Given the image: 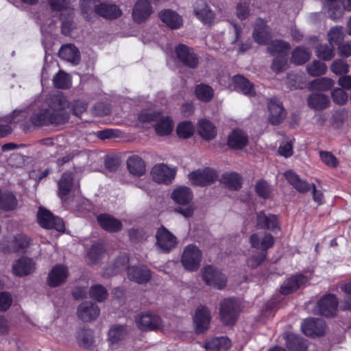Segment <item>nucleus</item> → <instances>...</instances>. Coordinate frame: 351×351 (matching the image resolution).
Instances as JSON below:
<instances>
[{
  "label": "nucleus",
  "mask_w": 351,
  "mask_h": 351,
  "mask_svg": "<svg viewBox=\"0 0 351 351\" xmlns=\"http://www.w3.org/2000/svg\"><path fill=\"white\" fill-rule=\"evenodd\" d=\"M291 49L290 45L282 40L273 41L268 47V51L272 56L286 57Z\"/></svg>",
  "instance_id": "obj_41"
},
{
  "label": "nucleus",
  "mask_w": 351,
  "mask_h": 351,
  "mask_svg": "<svg viewBox=\"0 0 351 351\" xmlns=\"http://www.w3.org/2000/svg\"><path fill=\"white\" fill-rule=\"evenodd\" d=\"M122 14L121 9L115 4L99 3L97 14L108 19H117Z\"/></svg>",
  "instance_id": "obj_34"
},
{
  "label": "nucleus",
  "mask_w": 351,
  "mask_h": 351,
  "mask_svg": "<svg viewBox=\"0 0 351 351\" xmlns=\"http://www.w3.org/2000/svg\"><path fill=\"white\" fill-rule=\"evenodd\" d=\"M176 175V169L165 164L154 165L151 171L152 179L160 184H170Z\"/></svg>",
  "instance_id": "obj_9"
},
{
  "label": "nucleus",
  "mask_w": 351,
  "mask_h": 351,
  "mask_svg": "<svg viewBox=\"0 0 351 351\" xmlns=\"http://www.w3.org/2000/svg\"><path fill=\"white\" fill-rule=\"evenodd\" d=\"M157 121L155 125V130L158 135L166 136L171 133L173 124L169 117H158Z\"/></svg>",
  "instance_id": "obj_42"
},
{
  "label": "nucleus",
  "mask_w": 351,
  "mask_h": 351,
  "mask_svg": "<svg viewBox=\"0 0 351 351\" xmlns=\"http://www.w3.org/2000/svg\"><path fill=\"white\" fill-rule=\"evenodd\" d=\"M98 0H81L82 12L88 20H90V15L97 14V8L99 6Z\"/></svg>",
  "instance_id": "obj_48"
},
{
  "label": "nucleus",
  "mask_w": 351,
  "mask_h": 351,
  "mask_svg": "<svg viewBox=\"0 0 351 351\" xmlns=\"http://www.w3.org/2000/svg\"><path fill=\"white\" fill-rule=\"evenodd\" d=\"M178 59L185 65L194 68L198 64V60L192 49L184 45H179L176 49Z\"/></svg>",
  "instance_id": "obj_19"
},
{
  "label": "nucleus",
  "mask_w": 351,
  "mask_h": 351,
  "mask_svg": "<svg viewBox=\"0 0 351 351\" xmlns=\"http://www.w3.org/2000/svg\"><path fill=\"white\" fill-rule=\"evenodd\" d=\"M248 142L246 133L241 130H234L228 136V145L233 149H241Z\"/></svg>",
  "instance_id": "obj_29"
},
{
  "label": "nucleus",
  "mask_w": 351,
  "mask_h": 351,
  "mask_svg": "<svg viewBox=\"0 0 351 351\" xmlns=\"http://www.w3.org/2000/svg\"><path fill=\"white\" fill-rule=\"evenodd\" d=\"M196 97L202 101H209L214 95V90L210 86L204 84H199L195 88Z\"/></svg>",
  "instance_id": "obj_47"
},
{
  "label": "nucleus",
  "mask_w": 351,
  "mask_h": 351,
  "mask_svg": "<svg viewBox=\"0 0 351 351\" xmlns=\"http://www.w3.org/2000/svg\"><path fill=\"white\" fill-rule=\"evenodd\" d=\"M311 56L310 51L304 47H296L292 53L291 61L298 65L307 62Z\"/></svg>",
  "instance_id": "obj_43"
},
{
  "label": "nucleus",
  "mask_w": 351,
  "mask_h": 351,
  "mask_svg": "<svg viewBox=\"0 0 351 351\" xmlns=\"http://www.w3.org/2000/svg\"><path fill=\"white\" fill-rule=\"evenodd\" d=\"M337 305L336 297L333 294H328L318 301L315 311L322 315L332 317L336 314Z\"/></svg>",
  "instance_id": "obj_10"
},
{
  "label": "nucleus",
  "mask_w": 351,
  "mask_h": 351,
  "mask_svg": "<svg viewBox=\"0 0 351 351\" xmlns=\"http://www.w3.org/2000/svg\"><path fill=\"white\" fill-rule=\"evenodd\" d=\"M307 280V278L304 275L298 274L293 276L284 282L280 287V292L285 295L289 294L299 289L302 285L305 284Z\"/></svg>",
  "instance_id": "obj_26"
},
{
  "label": "nucleus",
  "mask_w": 351,
  "mask_h": 351,
  "mask_svg": "<svg viewBox=\"0 0 351 351\" xmlns=\"http://www.w3.org/2000/svg\"><path fill=\"white\" fill-rule=\"evenodd\" d=\"M176 131L180 137L187 138L193 134L195 128L191 122L184 121L178 125Z\"/></svg>",
  "instance_id": "obj_54"
},
{
  "label": "nucleus",
  "mask_w": 351,
  "mask_h": 351,
  "mask_svg": "<svg viewBox=\"0 0 351 351\" xmlns=\"http://www.w3.org/2000/svg\"><path fill=\"white\" fill-rule=\"evenodd\" d=\"M27 112L24 110H15L10 115L5 117L3 121L9 123H18L27 118Z\"/></svg>",
  "instance_id": "obj_62"
},
{
  "label": "nucleus",
  "mask_w": 351,
  "mask_h": 351,
  "mask_svg": "<svg viewBox=\"0 0 351 351\" xmlns=\"http://www.w3.org/2000/svg\"><path fill=\"white\" fill-rule=\"evenodd\" d=\"M160 114L152 110H144L138 114V120L142 123H151L158 120Z\"/></svg>",
  "instance_id": "obj_63"
},
{
  "label": "nucleus",
  "mask_w": 351,
  "mask_h": 351,
  "mask_svg": "<svg viewBox=\"0 0 351 351\" xmlns=\"http://www.w3.org/2000/svg\"><path fill=\"white\" fill-rule=\"evenodd\" d=\"M60 58L68 62L77 64L80 59L79 51L73 45H63L59 50Z\"/></svg>",
  "instance_id": "obj_39"
},
{
  "label": "nucleus",
  "mask_w": 351,
  "mask_h": 351,
  "mask_svg": "<svg viewBox=\"0 0 351 351\" xmlns=\"http://www.w3.org/2000/svg\"><path fill=\"white\" fill-rule=\"evenodd\" d=\"M217 178L215 171L210 168L195 170L189 174V179L193 185L206 186L213 183Z\"/></svg>",
  "instance_id": "obj_7"
},
{
  "label": "nucleus",
  "mask_w": 351,
  "mask_h": 351,
  "mask_svg": "<svg viewBox=\"0 0 351 351\" xmlns=\"http://www.w3.org/2000/svg\"><path fill=\"white\" fill-rule=\"evenodd\" d=\"M153 12V8L148 0H138L133 8L132 17L137 23L147 21Z\"/></svg>",
  "instance_id": "obj_14"
},
{
  "label": "nucleus",
  "mask_w": 351,
  "mask_h": 351,
  "mask_svg": "<svg viewBox=\"0 0 351 351\" xmlns=\"http://www.w3.org/2000/svg\"><path fill=\"white\" fill-rule=\"evenodd\" d=\"M156 239V247L164 253L169 252L178 243L176 237L164 226L158 229Z\"/></svg>",
  "instance_id": "obj_5"
},
{
  "label": "nucleus",
  "mask_w": 351,
  "mask_h": 351,
  "mask_svg": "<svg viewBox=\"0 0 351 351\" xmlns=\"http://www.w3.org/2000/svg\"><path fill=\"white\" fill-rule=\"evenodd\" d=\"M54 86L58 88H68L71 85L70 76L62 71H60L53 79Z\"/></svg>",
  "instance_id": "obj_51"
},
{
  "label": "nucleus",
  "mask_w": 351,
  "mask_h": 351,
  "mask_svg": "<svg viewBox=\"0 0 351 351\" xmlns=\"http://www.w3.org/2000/svg\"><path fill=\"white\" fill-rule=\"evenodd\" d=\"M68 269L62 265L54 266L49 273L48 285L51 287H58L66 282L68 276Z\"/></svg>",
  "instance_id": "obj_16"
},
{
  "label": "nucleus",
  "mask_w": 351,
  "mask_h": 351,
  "mask_svg": "<svg viewBox=\"0 0 351 351\" xmlns=\"http://www.w3.org/2000/svg\"><path fill=\"white\" fill-rule=\"evenodd\" d=\"M330 100L322 93H313L308 97V104L316 110H323L328 106Z\"/></svg>",
  "instance_id": "obj_40"
},
{
  "label": "nucleus",
  "mask_w": 351,
  "mask_h": 351,
  "mask_svg": "<svg viewBox=\"0 0 351 351\" xmlns=\"http://www.w3.org/2000/svg\"><path fill=\"white\" fill-rule=\"evenodd\" d=\"M128 275L130 280L138 284L148 282L151 277L150 271L144 265L129 267Z\"/></svg>",
  "instance_id": "obj_24"
},
{
  "label": "nucleus",
  "mask_w": 351,
  "mask_h": 351,
  "mask_svg": "<svg viewBox=\"0 0 351 351\" xmlns=\"http://www.w3.org/2000/svg\"><path fill=\"white\" fill-rule=\"evenodd\" d=\"M97 221L101 227L108 232H118L122 228V223L119 220L107 214L99 215Z\"/></svg>",
  "instance_id": "obj_28"
},
{
  "label": "nucleus",
  "mask_w": 351,
  "mask_h": 351,
  "mask_svg": "<svg viewBox=\"0 0 351 351\" xmlns=\"http://www.w3.org/2000/svg\"><path fill=\"white\" fill-rule=\"evenodd\" d=\"M222 182L229 188L237 190L241 187V178L236 173H226L222 176Z\"/></svg>",
  "instance_id": "obj_49"
},
{
  "label": "nucleus",
  "mask_w": 351,
  "mask_h": 351,
  "mask_svg": "<svg viewBox=\"0 0 351 351\" xmlns=\"http://www.w3.org/2000/svg\"><path fill=\"white\" fill-rule=\"evenodd\" d=\"M287 181L300 193H306L311 189L312 184L301 180L299 176L292 171L285 173Z\"/></svg>",
  "instance_id": "obj_35"
},
{
  "label": "nucleus",
  "mask_w": 351,
  "mask_h": 351,
  "mask_svg": "<svg viewBox=\"0 0 351 351\" xmlns=\"http://www.w3.org/2000/svg\"><path fill=\"white\" fill-rule=\"evenodd\" d=\"M301 329L306 336H322L325 332L326 326L323 320L309 318L303 321L301 324Z\"/></svg>",
  "instance_id": "obj_12"
},
{
  "label": "nucleus",
  "mask_w": 351,
  "mask_h": 351,
  "mask_svg": "<svg viewBox=\"0 0 351 351\" xmlns=\"http://www.w3.org/2000/svg\"><path fill=\"white\" fill-rule=\"evenodd\" d=\"M30 121L35 126H43L49 124H56L51 116V113L43 104V106L35 110L30 117Z\"/></svg>",
  "instance_id": "obj_20"
},
{
  "label": "nucleus",
  "mask_w": 351,
  "mask_h": 351,
  "mask_svg": "<svg viewBox=\"0 0 351 351\" xmlns=\"http://www.w3.org/2000/svg\"><path fill=\"white\" fill-rule=\"evenodd\" d=\"M344 37L343 28L335 27L330 29L328 34V39L330 45L335 46L339 44Z\"/></svg>",
  "instance_id": "obj_55"
},
{
  "label": "nucleus",
  "mask_w": 351,
  "mask_h": 351,
  "mask_svg": "<svg viewBox=\"0 0 351 351\" xmlns=\"http://www.w3.org/2000/svg\"><path fill=\"white\" fill-rule=\"evenodd\" d=\"M202 261V252L195 245H186L183 251L181 262L183 267L189 271H196Z\"/></svg>",
  "instance_id": "obj_3"
},
{
  "label": "nucleus",
  "mask_w": 351,
  "mask_h": 351,
  "mask_svg": "<svg viewBox=\"0 0 351 351\" xmlns=\"http://www.w3.org/2000/svg\"><path fill=\"white\" fill-rule=\"evenodd\" d=\"M79 343L85 348H90L94 345L93 334L90 330H82L78 336Z\"/></svg>",
  "instance_id": "obj_56"
},
{
  "label": "nucleus",
  "mask_w": 351,
  "mask_h": 351,
  "mask_svg": "<svg viewBox=\"0 0 351 351\" xmlns=\"http://www.w3.org/2000/svg\"><path fill=\"white\" fill-rule=\"evenodd\" d=\"M334 85V81L328 77H322L315 80L311 83V87L314 89L326 90Z\"/></svg>",
  "instance_id": "obj_60"
},
{
  "label": "nucleus",
  "mask_w": 351,
  "mask_h": 351,
  "mask_svg": "<svg viewBox=\"0 0 351 351\" xmlns=\"http://www.w3.org/2000/svg\"><path fill=\"white\" fill-rule=\"evenodd\" d=\"M326 66L319 61H313L306 66V71L311 76H319L324 75L326 71Z\"/></svg>",
  "instance_id": "obj_53"
},
{
  "label": "nucleus",
  "mask_w": 351,
  "mask_h": 351,
  "mask_svg": "<svg viewBox=\"0 0 351 351\" xmlns=\"http://www.w3.org/2000/svg\"><path fill=\"white\" fill-rule=\"evenodd\" d=\"M73 177L71 173H65L58 182V195L65 202H67V195L71 191L73 186Z\"/></svg>",
  "instance_id": "obj_31"
},
{
  "label": "nucleus",
  "mask_w": 351,
  "mask_h": 351,
  "mask_svg": "<svg viewBox=\"0 0 351 351\" xmlns=\"http://www.w3.org/2000/svg\"><path fill=\"white\" fill-rule=\"evenodd\" d=\"M99 307L90 302L82 303L77 309L78 317L84 322L96 319L99 315Z\"/></svg>",
  "instance_id": "obj_21"
},
{
  "label": "nucleus",
  "mask_w": 351,
  "mask_h": 351,
  "mask_svg": "<svg viewBox=\"0 0 351 351\" xmlns=\"http://www.w3.org/2000/svg\"><path fill=\"white\" fill-rule=\"evenodd\" d=\"M135 322L141 330H156L162 326V320L158 316L147 313L137 315Z\"/></svg>",
  "instance_id": "obj_11"
},
{
  "label": "nucleus",
  "mask_w": 351,
  "mask_h": 351,
  "mask_svg": "<svg viewBox=\"0 0 351 351\" xmlns=\"http://www.w3.org/2000/svg\"><path fill=\"white\" fill-rule=\"evenodd\" d=\"M36 269V263L31 258L21 256L12 263V271L17 277H24L33 274Z\"/></svg>",
  "instance_id": "obj_8"
},
{
  "label": "nucleus",
  "mask_w": 351,
  "mask_h": 351,
  "mask_svg": "<svg viewBox=\"0 0 351 351\" xmlns=\"http://www.w3.org/2000/svg\"><path fill=\"white\" fill-rule=\"evenodd\" d=\"M274 237L268 233H254L250 237L252 247L267 250L274 244Z\"/></svg>",
  "instance_id": "obj_23"
},
{
  "label": "nucleus",
  "mask_w": 351,
  "mask_h": 351,
  "mask_svg": "<svg viewBox=\"0 0 351 351\" xmlns=\"http://www.w3.org/2000/svg\"><path fill=\"white\" fill-rule=\"evenodd\" d=\"M196 16L204 24H210L215 18V14L208 4L202 1H197L194 8Z\"/></svg>",
  "instance_id": "obj_22"
},
{
  "label": "nucleus",
  "mask_w": 351,
  "mask_h": 351,
  "mask_svg": "<svg viewBox=\"0 0 351 351\" xmlns=\"http://www.w3.org/2000/svg\"><path fill=\"white\" fill-rule=\"evenodd\" d=\"M37 219L40 226L44 228L55 229L58 232L64 231L65 227L63 220L54 217L50 211L46 209L39 208Z\"/></svg>",
  "instance_id": "obj_4"
},
{
  "label": "nucleus",
  "mask_w": 351,
  "mask_h": 351,
  "mask_svg": "<svg viewBox=\"0 0 351 351\" xmlns=\"http://www.w3.org/2000/svg\"><path fill=\"white\" fill-rule=\"evenodd\" d=\"M158 16L163 23L173 29L180 28L183 24L182 16L171 9L161 10Z\"/></svg>",
  "instance_id": "obj_17"
},
{
  "label": "nucleus",
  "mask_w": 351,
  "mask_h": 351,
  "mask_svg": "<svg viewBox=\"0 0 351 351\" xmlns=\"http://www.w3.org/2000/svg\"><path fill=\"white\" fill-rule=\"evenodd\" d=\"M74 0H48V3L53 11L69 12V15L73 14V9L71 8Z\"/></svg>",
  "instance_id": "obj_45"
},
{
  "label": "nucleus",
  "mask_w": 351,
  "mask_h": 351,
  "mask_svg": "<svg viewBox=\"0 0 351 351\" xmlns=\"http://www.w3.org/2000/svg\"><path fill=\"white\" fill-rule=\"evenodd\" d=\"M197 132L199 136L206 141L215 138L217 128L213 123L207 119H201L197 123Z\"/></svg>",
  "instance_id": "obj_30"
},
{
  "label": "nucleus",
  "mask_w": 351,
  "mask_h": 351,
  "mask_svg": "<svg viewBox=\"0 0 351 351\" xmlns=\"http://www.w3.org/2000/svg\"><path fill=\"white\" fill-rule=\"evenodd\" d=\"M256 224L259 228H266L274 232L280 230L278 217L275 215L260 212L257 214Z\"/></svg>",
  "instance_id": "obj_18"
},
{
  "label": "nucleus",
  "mask_w": 351,
  "mask_h": 351,
  "mask_svg": "<svg viewBox=\"0 0 351 351\" xmlns=\"http://www.w3.org/2000/svg\"><path fill=\"white\" fill-rule=\"evenodd\" d=\"M89 293L91 298L98 302L104 301L108 296V293L105 287L99 285L91 287Z\"/></svg>",
  "instance_id": "obj_58"
},
{
  "label": "nucleus",
  "mask_w": 351,
  "mask_h": 351,
  "mask_svg": "<svg viewBox=\"0 0 351 351\" xmlns=\"http://www.w3.org/2000/svg\"><path fill=\"white\" fill-rule=\"evenodd\" d=\"M105 256V247L102 243L93 245L88 254V258L91 264L99 263Z\"/></svg>",
  "instance_id": "obj_46"
},
{
  "label": "nucleus",
  "mask_w": 351,
  "mask_h": 351,
  "mask_svg": "<svg viewBox=\"0 0 351 351\" xmlns=\"http://www.w3.org/2000/svg\"><path fill=\"white\" fill-rule=\"evenodd\" d=\"M193 322L197 333H202L206 331L208 328L210 322L209 309L204 306L197 308L193 316Z\"/></svg>",
  "instance_id": "obj_13"
},
{
  "label": "nucleus",
  "mask_w": 351,
  "mask_h": 351,
  "mask_svg": "<svg viewBox=\"0 0 351 351\" xmlns=\"http://www.w3.org/2000/svg\"><path fill=\"white\" fill-rule=\"evenodd\" d=\"M300 344L304 345L305 343L301 339L293 333H287L286 335V345L291 350H296L298 351H305L306 347L299 348Z\"/></svg>",
  "instance_id": "obj_52"
},
{
  "label": "nucleus",
  "mask_w": 351,
  "mask_h": 351,
  "mask_svg": "<svg viewBox=\"0 0 351 351\" xmlns=\"http://www.w3.org/2000/svg\"><path fill=\"white\" fill-rule=\"evenodd\" d=\"M324 7L327 9L328 16L333 20L341 18L345 10L341 0H325Z\"/></svg>",
  "instance_id": "obj_38"
},
{
  "label": "nucleus",
  "mask_w": 351,
  "mask_h": 351,
  "mask_svg": "<svg viewBox=\"0 0 351 351\" xmlns=\"http://www.w3.org/2000/svg\"><path fill=\"white\" fill-rule=\"evenodd\" d=\"M269 121L273 125H278L285 117V109L282 103L276 98H271L268 102Z\"/></svg>",
  "instance_id": "obj_15"
},
{
  "label": "nucleus",
  "mask_w": 351,
  "mask_h": 351,
  "mask_svg": "<svg viewBox=\"0 0 351 351\" xmlns=\"http://www.w3.org/2000/svg\"><path fill=\"white\" fill-rule=\"evenodd\" d=\"M128 256L125 254H121L112 265L106 268L103 275L109 277L125 269L128 267Z\"/></svg>",
  "instance_id": "obj_37"
},
{
  "label": "nucleus",
  "mask_w": 351,
  "mask_h": 351,
  "mask_svg": "<svg viewBox=\"0 0 351 351\" xmlns=\"http://www.w3.org/2000/svg\"><path fill=\"white\" fill-rule=\"evenodd\" d=\"M128 171L135 176H141L145 172V164L143 159L138 156H132L127 160Z\"/></svg>",
  "instance_id": "obj_36"
},
{
  "label": "nucleus",
  "mask_w": 351,
  "mask_h": 351,
  "mask_svg": "<svg viewBox=\"0 0 351 351\" xmlns=\"http://www.w3.org/2000/svg\"><path fill=\"white\" fill-rule=\"evenodd\" d=\"M17 200L10 192L0 195V208L5 210H13L16 207Z\"/></svg>",
  "instance_id": "obj_50"
},
{
  "label": "nucleus",
  "mask_w": 351,
  "mask_h": 351,
  "mask_svg": "<svg viewBox=\"0 0 351 351\" xmlns=\"http://www.w3.org/2000/svg\"><path fill=\"white\" fill-rule=\"evenodd\" d=\"M44 105L51 113L56 125L64 123L69 119L66 110L70 103L62 93H50L47 96Z\"/></svg>",
  "instance_id": "obj_1"
},
{
  "label": "nucleus",
  "mask_w": 351,
  "mask_h": 351,
  "mask_svg": "<svg viewBox=\"0 0 351 351\" xmlns=\"http://www.w3.org/2000/svg\"><path fill=\"white\" fill-rule=\"evenodd\" d=\"M126 334L127 330L124 326H113L108 332V340L111 344H116L122 340Z\"/></svg>",
  "instance_id": "obj_44"
},
{
  "label": "nucleus",
  "mask_w": 351,
  "mask_h": 351,
  "mask_svg": "<svg viewBox=\"0 0 351 351\" xmlns=\"http://www.w3.org/2000/svg\"><path fill=\"white\" fill-rule=\"evenodd\" d=\"M73 13L69 15V12H62L60 14V20L62 21V32L64 35H69L73 29Z\"/></svg>",
  "instance_id": "obj_57"
},
{
  "label": "nucleus",
  "mask_w": 351,
  "mask_h": 351,
  "mask_svg": "<svg viewBox=\"0 0 351 351\" xmlns=\"http://www.w3.org/2000/svg\"><path fill=\"white\" fill-rule=\"evenodd\" d=\"M31 245H32V243L28 237L23 234H19L13 238L10 247L2 246L1 248L5 253L16 252L21 250H26Z\"/></svg>",
  "instance_id": "obj_25"
},
{
  "label": "nucleus",
  "mask_w": 351,
  "mask_h": 351,
  "mask_svg": "<svg viewBox=\"0 0 351 351\" xmlns=\"http://www.w3.org/2000/svg\"><path fill=\"white\" fill-rule=\"evenodd\" d=\"M234 88L238 92L242 93L243 95L251 97L255 93L253 85L248 80L241 75H235L232 78Z\"/></svg>",
  "instance_id": "obj_33"
},
{
  "label": "nucleus",
  "mask_w": 351,
  "mask_h": 351,
  "mask_svg": "<svg viewBox=\"0 0 351 351\" xmlns=\"http://www.w3.org/2000/svg\"><path fill=\"white\" fill-rule=\"evenodd\" d=\"M253 36L254 40L260 45L267 43L271 38L269 28L265 25V21L261 19H258L256 23Z\"/></svg>",
  "instance_id": "obj_27"
},
{
  "label": "nucleus",
  "mask_w": 351,
  "mask_h": 351,
  "mask_svg": "<svg viewBox=\"0 0 351 351\" xmlns=\"http://www.w3.org/2000/svg\"><path fill=\"white\" fill-rule=\"evenodd\" d=\"M317 56L324 60H329L332 59L335 56L334 46L330 45L326 46L320 45L317 48Z\"/></svg>",
  "instance_id": "obj_59"
},
{
  "label": "nucleus",
  "mask_w": 351,
  "mask_h": 351,
  "mask_svg": "<svg viewBox=\"0 0 351 351\" xmlns=\"http://www.w3.org/2000/svg\"><path fill=\"white\" fill-rule=\"evenodd\" d=\"M255 190L258 196L263 198H268L270 195L271 189L269 183L265 180H259L256 186Z\"/></svg>",
  "instance_id": "obj_61"
},
{
  "label": "nucleus",
  "mask_w": 351,
  "mask_h": 351,
  "mask_svg": "<svg viewBox=\"0 0 351 351\" xmlns=\"http://www.w3.org/2000/svg\"><path fill=\"white\" fill-rule=\"evenodd\" d=\"M193 197L191 189L184 186L177 187L171 193L172 199L178 204H188L191 202Z\"/></svg>",
  "instance_id": "obj_32"
},
{
  "label": "nucleus",
  "mask_w": 351,
  "mask_h": 351,
  "mask_svg": "<svg viewBox=\"0 0 351 351\" xmlns=\"http://www.w3.org/2000/svg\"><path fill=\"white\" fill-rule=\"evenodd\" d=\"M239 305L233 298L222 300L219 306V315L221 321L226 324H233L237 317Z\"/></svg>",
  "instance_id": "obj_6"
},
{
  "label": "nucleus",
  "mask_w": 351,
  "mask_h": 351,
  "mask_svg": "<svg viewBox=\"0 0 351 351\" xmlns=\"http://www.w3.org/2000/svg\"><path fill=\"white\" fill-rule=\"evenodd\" d=\"M319 156L322 161L328 167H337L339 165L337 158L329 152H320Z\"/></svg>",
  "instance_id": "obj_64"
},
{
  "label": "nucleus",
  "mask_w": 351,
  "mask_h": 351,
  "mask_svg": "<svg viewBox=\"0 0 351 351\" xmlns=\"http://www.w3.org/2000/svg\"><path fill=\"white\" fill-rule=\"evenodd\" d=\"M203 280L210 287L221 289L227 283V278L221 271L211 265L204 267L202 270Z\"/></svg>",
  "instance_id": "obj_2"
}]
</instances>
